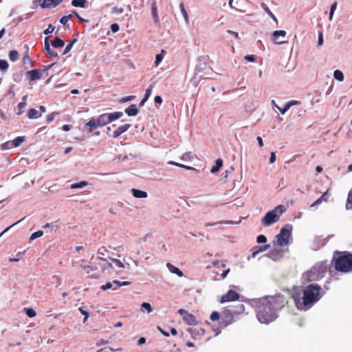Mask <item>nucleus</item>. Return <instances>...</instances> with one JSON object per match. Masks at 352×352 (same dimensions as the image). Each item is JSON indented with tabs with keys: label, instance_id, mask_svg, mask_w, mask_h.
<instances>
[{
	"label": "nucleus",
	"instance_id": "1",
	"mask_svg": "<svg viewBox=\"0 0 352 352\" xmlns=\"http://www.w3.org/2000/svg\"><path fill=\"white\" fill-rule=\"evenodd\" d=\"M287 303L285 297L281 294L269 296L259 299L255 303V311L258 320L261 323L269 324L277 317V311Z\"/></svg>",
	"mask_w": 352,
	"mask_h": 352
},
{
	"label": "nucleus",
	"instance_id": "2",
	"mask_svg": "<svg viewBox=\"0 0 352 352\" xmlns=\"http://www.w3.org/2000/svg\"><path fill=\"white\" fill-rule=\"evenodd\" d=\"M323 296L322 287L311 283L293 294L292 298L296 308L300 311H307L311 308Z\"/></svg>",
	"mask_w": 352,
	"mask_h": 352
},
{
	"label": "nucleus",
	"instance_id": "3",
	"mask_svg": "<svg viewBox=\"0 0 352 352\" xmlns=\"http://www.w3.org/2000/svg\"><path fill=\"white\" fill-rule=\"evenodd\" d=\"M336 271L348 273L352 272V253L349 252H335L332 258Z\"/></svg>",
	"mask_w": 352,
	"mask_h": 352
},
{
	"label": "nucleus",
	"instance_id": "4",
	"mask_svg": "<svg viewBox=\"0 0 352 352\" xmlns=\"http://www.w3.org/2000/svg\"><path fill=\"white\" fill-rule=\"evenodd\" d=\"M329 269L327 261L316 263L310 270L303 274L302 278L307 282H314L322 278Z\"/></svg>",
	"mask_w": 352,
	"mask_h": 352
},
{
	"label": "nucleus",
	"instance_id": "5",
	"mask_svg": "<svg viewBox=\"0 0 352 352\" xmlns=\"http://www.w3.org/2000/svg\"><path fill=\"white\" fill-rule=\"evenodd\" d=\"M286 210V208L283 205H278L272 210L266 213L262 218L261 223L264 226H270L277 222L283 213Z\"/></svg>",
	"mask_w": 352,
	"mask_h": 352
},
{
	"label": "nucleus",
	"instance_id": "6",
	"mask_svg": "<svg viewBox=\"0 0 352 352\" xmlns=\"http://www.w3.org/2000/svg\"><path fill=\"white\" fill-rule=\"evenodd\" d=\"M245 310V307L243 304H239L236 307V309L226 308L222 311L221 320L220 325L221 327H227L234 322V316L243 313Z\"/></svg>",
	"mask_w": 352,
	"mask_h": 352
},
{
	"label": "nucleus",
	"instance_id": "7",
	"mask_svg": "<svg viewBox=\"0 0 352 352\" xmlns=\"http://www.w3.org/2000/svg\"><path fill=\"white\" fill-rule=\"evenodd\" d=\"M292 231V226L289 224L285 225L280 229L279 234L276 236V243L279 246H285L289 243Z\"/></svg>",
	"mask_w": 352,
	"mask_h": 352
},
{
	"label": "nucleus",
	"instance_id": "8",
	"mask_svg": "<svg viewBox=\"0 0 352 352\" xmlns=\"http://www.w3.org/2000/svg\"><path fill=\"white\" fill-rule=\"evenodd\" d=\"M123 116L122 112H113L111 113H102L100 115L96 120L97 121L98 125H100V127H103L119 118H120Z\"/></svg>",
	"mask_w": 352,
	"mask_h": 352
},
{
	"label": "nucleus",
	"instance_id": "9",
	"mask_svg": "<svg viewBox=\"0 0 352 352\" xmlns=\"http://www.w3.org/2000/svg\"><path fill=\"white\" fill-rule=\"evenodd\" d=\"M187 331L193 339L197 340L200 342H207L210 338V336H206V331L201 327H189Z\"/></svg>",
	"mask_w": 352,
	"mask_h": 352
},
{
	"label": "nucleus",
	"instance_id": "10",
	"mask_svg": "<svg viewBox=\"0 0 352 352\" xmlns=\"http://www.w3.org/2000/svg\"><path fill=\"white\" fill-rule=\"evenodd\" d=\"M178 313L182 316L184 322L186 324L195 325L197 322L195 316L188 313L186 310L180 309L178 310Z\"/></svg>",
	"mask_w": 352,
	"mask_h": 352
},
{
	"label": "nucleus",
	"instance_id": "11",
	"mask_svg": "<svg viewBox=\"0 0 352 352\" xmlns=\"http://www.w3.org/2000/svg\"><path fill=\"white\" fill-rule=\"evenodd\" d=\"M239 298V294L236 292L230 289L226 294L221 296V302L224 303L230 301H235Z\"/></svg>",
	"mask_w": 352,
	"mask_h": 352
},
{
	"label": "nucleus",
	"instance_id": "12",
	"mask_svg": "<svg viewBox=\"0 0 352 352\" xmlns=\"http://www.w3.org/2000/svg\"><path fill=\"white\" fill-rule=\"evenodd\" d=\"M286 36V32L285 30H276L272 34L271 40L276 44H283L285 43L284 41H279L280 37L285 38Z\"/></svg>",
	"mask_w": 352,
	"mask_h": 352
},
{
	"label": "nucleus",
	"instance_id": "13",
	"mask_svg": "<svg viewBox=\"0 0 352 352\" xmlns=\"http://www.w3.org/2000/svg\"><path fill=\"white\" fill-rule=\"evenodd\" d=\"M85 127L87 129L89 133H92L94 130L98 127H100V125H98L97 121L96 118H92L89 120L88 122L85 124Z\"/></svg>",
	"mask_w": 352,
	"mask_h": 352
},
{
	"label": "nucleus",
	"instance_id": "14",
	"mask_svg": "<svg viewBox=\"0 0 352 352\" xmlns=\"http://www.w3.org/2000/svg\"><path fill=\"white\" fill-rule=\"evenodd\" d=\"M130 127V124H124L123 125L120 126L116 130L113 131V138H118L120 135L126 132Z\"/></svg>",
	"mask_w": 352,
	"mask_h": 352
},
{
	"label": "nucleus",
	"instance_id": "15",
	"mask_svg": "<svg viewBox=\"0 0 352 352\" xmlns=\"http://www.w3.org/2000/svg\"><path fill=\"white\" fill-rule=\"evenodd\" d=\"M63 0H43L40 4L42 8L57 6Z\"/></svg>",
	"mask_w": 352,
	"mask_h": 352
},
{
	"label": "nucleus",
	"instance_id": "16",
	"mask_svg": "<svg viewBox=\"0 0 352 352\" xmlns=\"http://www.w3.org/2000/svg\"><path fill=\"white\" fill-rule=\"evenodd\" d=\"M28 78L30 81L35 80L41 78L39 69H33L26 73Z\"/></svg>",
	"mask_w": 352,
	"mask_h": 352
},
{
	"label": "nucleus",
	"instance_id": "17",
	"mask_svg": "<svg viewBox=\"0 0 352 352\" xmlns=\"http://www.w3.org/2000/svg\"><path fill=\"white\" fill-rule=\"evenodd\" d=\"M138 109L135 104H132L125 109V113L129 116H135L138 113Z\"/></svg>",
	"mask_w": 352,
	"mask_h": 352
},
{
	"label": "nucleus",
	"instance_id": "18",
	"mask_svg": "<svg viewBox=\"0 0 352 352\" xmlns=\"http://www.w3.org/2000/svg\"><path fill=\"white\" fill-rule=\"evenodd\" d=\"M166 266L169 271L173 273L177 274L179 277H182L184 276V274L182 270H180L178 267H175V265H172L170 263H168L166 264Z\"/></svg>",
	"mask_w": 352,
	"mask_h": 352
},
{
	"label": "nucleus",
	"instance_id": "19",
	"mask_svg": "<svg viewBox=\"0 0 352 352\" xmlns=\"http://www.w3.org/2000/svg\"><path fill=\"white\" fill-rule=\"evenodd\" d=\"M131 192L133 195L136 198H146L148 196L146 192L141 190L133 188Z\"/></svg>",
	"mask_w": 352,
	"mask_h": 352
},
{
	"label": "nucleus",
	"instance_id": "20",
	"mask_svg": "<svg viewBox=\"0 0 352 352\" xmlns=\"http://www.w3.org/2000/svg\"><path fill=\"white\" fill-rule=\"evenodd\" d=\"M261 7L264 10V11L273 19V21H275L276 24H278V19H277V18L271 12V10L269 9V8L267 6V5L265 3H261Z\"/></svg>",
	"mask_w": 352,
	"mask_h": 352
},
{
	"label": "nucleus",
	"instance_id": "21",
	"mask_svg": "<svg viewBox=\"0 0 352 352\" xmlns=\"http://www.w3.org/2000/svg\"><path fill=\"white\" fill-rule=\"evenodd\" d=\"M52 45L55 48H60L65 45L63 40L59 37H56L51 43Z\"/></svg>",
	"mask_w": 352,
	"mask_h": 352
},
{
	"label": "nucleus",
	"instance_id": "22",
	"mask_svg": "<svg viewBox=\"0 0 352 352\" xmlns=\"http://www.w3.org/2000/svg\"><path fill=\"white\" fill-rule=\"evenodd\" d=\"M108 252V250L106 247L102 246L98 248L97 253L98 254V258L99 260L107 261L105 258H104L102 256H104Z\"/></svg>",
	"mask_w": 352,
	"mask_h": 352
},
{
	"label": "nucleus",
	"instance_id": "23",
	"mask_svg": "<svg viewBox=\"0 0 352 352\" xmlns=\"http://www.w3.org/2000/svg\"><path fill=\"white\" fill-rule=\"evenodd\" d=\"M270 244H266V245H264L263 246L257 248V249L256 250H254L252 252V256L253 258H255L257 254H258L259 253H261L262 252H264V251L267 250V249L270 248Z\"/></svg>",
	"mask_w": 352,
	"mask_h": 352
},
{
	"label": "nucleus",
	"instance_id": "24",
	"mask_svg": "<svg viewBox=\"0 0 352 352\" xmlns=\"http://www.w3.org/2000/svg\"><path fill=\"white\" fill-rule=\"evenodd\" d=\"M41 116V113H40L36 109H30L28 111V117L30 119H36L38 118H40Z\"/></svg>",
	"mask_w": 352,
	"mask_h": 352
},
{
	"label": "nucleus",
	"instance_id": "25",
	"mask_svg": "<svg viewBox=\"0 0 352 352\" xmlns=\"http://www.w3.org/2000/svg\"><path fill=\"white\" fill-rule=\"evenodd\" d=\"M223 166V160L221 159H217L215 161V164L212 167L210 171L212 173H217L219 170L220 168Z\"/></svg>",
	"mask_w": 352,
	"mask_h": 352
},
{
	"label": "nucleus",
	"instance_id": "26",
	"mask_svg": "<svg viewBox=\"0 0 352 352\" xmlns=\"http://www.w3.org/2000/svg\"><path fill=\"white\" fill-rule=\"evenodd\" d=\"M25 138L24 136H19L12 141H11L12 146L13 147H18L25 141Z\"/></svg>",
	"mask_w": 352,
	"mask_h": 352
},
{
	"label": "nucleus",
	"instance_id": "27",
	"mask_svg": "<svg viewBox=\"0 0 352 352\" xmlns=\"http://www.w3.org/2000/svg\"><path fill=\"white\" fill-rule=\"evenodd\" d=\"M152 14H153V17L155 23H157L160 21V18H159V16L157 14V6H156L155 2H153L152 3Z\"/></svg>",
	"mask_w": 352,
	"mask_h": 352
},
{
	"label": "nucleus",
	"instance_id": "28",
	"mask_svg": "<svg viewBox=\"0 0 352 352\" xmlns=\"http://www.w3.org/2000/svg\"><path fill=\"white\" fill-rule=\"evenodd\" d=\"M80 262L81 264L80 265V267L85 270L87 274L95 270L94 267L90 265H84L83 263L85 262V260L82 259L80 260Z\"/></svg>",
	"mask_w": 352,
	"mask_h": 352
},
{
	"label": "nucleus",
	"instance_id": "29",
	"mask_svg": "<svg viewBox=\"0 0 352 352\" xmlns=\"http://www.w3.org/2000/svg\"><path fill=\"white\" fill-rule=\"evenodd\" d=\"M346 208L347 210H352V188L348 194L347 200L346 203Z\"/></svg>",
	"mask_w": 352,
	"mask_h": 352
},
{
	"label": "nucleus",
	"instance_id": "30",
	"mask_svg": "<svg viewBox=\"0 0 352 352\" xmlns=\"http://www.w3.org/2000/svg\"><path fill=\"white\" fill-rule=\"evenodd\" d=\"M88 185V182L86 181H82L79 183L72 184L70 186L72 189L81 188Z\"/></svg>",
	"mask_w": 352,
	"mask_h": 352
},
{
	"label": "nucleus",
	"instance_id": "31",
	"mask_svg": "<svg viewBox=\"0 0 352 352\" xmlns=\"http://www.w3.org/2000/svg\"><path fill=\"white\" fill-rule=\"evenodd\" d=\"M333 77L337 80L342 82L344 80V74L342 71L340 70H336L333 73Z\"/></svg>",
	"mask_w": 352,
	"mask_h": 352
},
{
	"label": "nucleus",
	"instance_id": "32",
	"mask_svg": "<svg viewBox=\"0 0 352 352\" xmlns=\"http://www.w3.org/2000/svg\"><path fill=\"white\" fill-rule=\"evenodd\" d=\"M45 49L49 53L50 55H51L52 56H57V53L51 50L50 43H48L47 38H45Z\"/></svg>",
	"mask_w": 352,
	"mask_h": 352
},
{
	"label": "nucleus",
	"instance_id": "33",
	"mask_svg": "<svg viewBox=\"0 0 352 352\" xmlns=\"http://www.w3.org/2000/svg\"><path fill=\"white\" fill-rule=\"evenodd\" d=\"M179 9H180L182 14L183 15L186 22L188 23L189 22L188 15L187 11L186 10V9L184 8V3H180Z\"/></svg>",
	"mask_w": 352,
	"mask_h": 352
},
{
	"label": "nucleus",
	"instance_id": "34",
	"mask_svg": "<svg viewBox=\"0 0 352 352\" xmlns=\"http://www.w3.org/2000/svg\"><path fill=\"white\" fill-rule=\"evenodd\" d=\"M85 0H72V4L74 7L85 8Z\"/></svg>",
	"mask_w": 352,
	"mask_h": 352
},
{
	"label": "nucleus",
	"instance_id": "35",
	"mask_svg": "<svg viewBox=\"0 0 352 352\" xmlns=\"http://www.w3.org/2000/svg\"><path fill=\"white\" fill-rule=\"evenodd\" d=\"M168 164H171V165L176 166H178V167L184 168H185L186 170H192V169H194V168H192L191 166H186V165H184V164H179V163H177V162H173V161L168 162Z\"/></svg>",
	"mask_w": 352,
	"mask_h": 352
},
{
	"label": "nucleus",
	"instance_id": "36",
	"mask_svg": "<svg viewBox=\"0 0 352 352\" xmlns=\"http://www.w3.org/2000/svg\"><path fill=\"white\" fill-rule=\"evenodd\" d=\"M269 256L272 259L276 260L280 256V253L279 250H273L270 252Z\"/></svg>",
	"mask_w": 352,
	"mask_h": 352
},
{
	"label": "nucleus",
	"instance_id": "37",
	"mask_svg": "<svg viewBox=\"0 0 352 352\" xmlns=\"http://www.w3.org/2000/svg\"><path fill=\"white\" fill-rule=\"evenodd\" d=\"M24 311L26 315L30 318H34L36 315V311L32 308H25Z\"/></svg>",
	"mask_w": 352,
	"mask_h": 352
},
{
	"label": "nucleus",
	"instance_id": "38",
	"mask_svg": "<svg viewBox=\"0 0 352 352\" xmlns=\"http://www.w3.org/2000/svg\"><path fill=\"white\" fill-rule=\"evenodd\" d=\"M336 8H337V2H334L333 3L331 4V8H330V12H329V21H332L333 14H334L335 10H336Z\"/></svg>",
	"mask_w": 352,
	"mask_h": 352
},
{
	"label": "nucleus",
	"instance_id": "39",
	"mask_svg": "<svg viewBox=\"0 0 352 352\" xmlns=\"http://www.w3.org/2000/svg\"><path fill=\"white\" fill-rule=\"evenodd\" d=\"M43 235V232L41 230L36 231L32 234V235L30 237V241H33L38 237H41Z\"/></svg>",
	"mask_w": 352,
	"mask_h": 352
},
{
	"label": "nucleus",
	"instance_id": "40",
	"mask_svg": "<svg viewBox=\"0 0 352 352\" xmlns=\"http://www.w3.org/2000/svg\"><path fill=\"white\" fill-rule=\"evenodd\" d=\"M220 318L221 316L218 311H212L210 316V320L212 321H217Z\"/></svg>",
	"mask_w": 352,
	"mask_h": 352
},
{
	"label": "nucleus",
	"instance_id": "41",
	"mask_svg": "<svg viewBox=\"0 0 352 352\" xmlns=\"http://www.w3.org/2000/svg\"><path fill=\"white\" fill-rule=\"evenodd\" d=\"M9 58L10 60L15 61L18 58V52L16 50H12L9 53Z\"/></svg>",
	"mask_w": 352,
	"mask_h": 352
},
{
	"label": "nucleus",
	"instance_id": "42",
	"mask_svg": "<svg viewBox=\"0 0 352 352\" xmlns=\"http://www.w3.org/2000/svg\"><path fill=\"white\" fill-rule=\"evenodd\" d=\"M76 42V39H74L70 43H69L65 48L63 54H67L72 48L74 44Z\"/></svg>",
	"mask_w": 352,
	"mask_h": 352
},
{
	"label": "nucleus",
	"instance_id": "43",
	"mask_svg": "<svg viewBox=\"0 0 352 352\" xmlns=\"http://www.w3.org/2000/svg\"><path fill=\"white\" fill-rule=\"evenodd\" d=\"M111 261L119 268H124V264L117 258H110Z\"/></svg>",
	"mask_w": 352,
	"mask_h": 352
},
{
	"label": "nucleus",
	"instance_id": "44",
	"mask_svg": "<svg viewBox=\"0 0 352 352\" xmlns=\"http://www.w3.org/2000/svg\"><path fill=\"white\" fill-rule=\"evenodd\" d=\"M114 285L113 282V283H106L105 285H103L100 287L101 289H102L103 291H105L107 289H113L114 288V287L113 286Z\"/></svg>",
	"mask_w": 352,
	"mask_h": 352
},
{
	"label": "nucleus",
	"instance_id": "45",
	"mask_svg": "<svg viewBox=\"0 0 352 352\" xmlns=\"http://www.w3.org/2000/svg\"><path fill=\"white\" fill-rule=\"evenodd\" d=\"M163 53H164V51L162 50V52L160 54H158L156 55V57H155V64L156 65H158L162 60L163 59Z\"/></svg>",
	"mask_w": 352,
	"mask_h": 352
},
{
	"label": "nucleus",
	"instance_id": "46",
	"mask_svg": "<svg viewBox=\"0 0 352 352\" xmlns=\"http://www.w3.org/2000/svg\"><path fill=\"white\" fill-rule=\"evenodd\" d=\"M58 113H59L58 112L54 111V112H52V113L47 115V118H46L47 121L48 122H52L54 120L55 116L56 115H58Z\"/></svg>",
	"mask_w": 352,
	"mask_h": 352
},
{
	"label": "nucleus",
	"instance_id": "47",
	"mask_svg": "<svg viewBox=\"0 0 352 352\" xmlns=\"http://www.w3.org/2000/svg\"><path fill=\"white\" fill-rule=\"evenodd\" d=\"M113 283L115 285V287H114L113 289H116L118 288L120 286L127 285L129 284V283L126 282V281H125V282H120L118 280H114Z\"/></svg>",
	"mask_w": 352,
	"mask_h": 352
},
{
	"label": "nucleus",
	"instance_id": "48",
	"mask_svg": "<svg viewBox=\"0 0 352 352\" xmlns=\"http://www.w3.org/2000/svg\"><path fill=\"white\" fill-rule=\"evenodd\" d=\"M23 62L24 65H32V61L28 55H26L23 57Z\"/></svg>",
	"mask_w": 352,
	"mask_h": 352
},
{
	"label": "nucleus",
	"instance_id": "49",
	"mask_svg": "<svg viewBox=\"0 0 352 352\" xmlns=\"http://www.w3.org/2000/svg\"><path fill=\"white\" fill-rule=\"evenodd\" d=\"M18 108L21 109L20 111L17 113L18 115H21L23 112V109L26 107V102H20L18 104Z\"/></svg>",
	"mask_w": 352,
	"mask_h": 352
},
{
	"label": "nucleus",
	"instance_id": "50",
	"mask_svg": "<svg viewBox=\"0 0 352 352\" xmlns=\"http://www.w3.org/2000/svg\"><path fill=\"white\" fill-rule=\"evenodd\" d=\"M142 308L145 309L148 313L152 311L151 305L148 302H143L142 304Z\"/></svg>",
	"mask_w": 352,
	"mask_h": 352
},
{
	"label": "nucleus",
	"instance_id": "51",
	"mask_svg": "<svg viewBox=\"0 0 352 352\" xmlns=\"http://www.w3.org/2000/svg\"><path fill=\"white\" fill-rule=\"evenodd\" d=\"M256 241L258 243H265L267 241V238L265 235L260 234L257 236Z\"/></svg>",
	"mask_w": 352,
	"mask_h": 352
},
{
	"label": "nucleus",
	"instance_id": "52",
	"mask_svg": "<svg viewBox=\"0 0 352 352\" xmlns=\"http://www.w3.org/2000/svg\"><path fill=\"white\" fill-rule=\"evenodd\" d=\"M78 310L82 315L85 316V318L83 319V322H85L87 321V318H89V313L87 311L84 310L82 307H80L78 309Z\"/></svg>",
	"mask_w": 352,
	"mask_h": 352
},
{
	"label": "nucleus",
	"instance_id": "53",
	"mask_svg": "<svg viewBox=\"0 0 352 352\" xmlns=\"http://www.w3.org/2000/svg\"><path fill=\"white\" fill-rule=\"evenodd\" d=\"M55 29V27L54 25H52V24L49 25L48 28L44 31V34H51L54 32Z\"/></svg>",
	"mask_w": 352,
	"mask_h": 352
},
{
	"label": "nucleus",
	"instance_id": "54",
	"mask_svg": "<svg viewBox=\"0 0 352 352\" xmlns=\"http://www.w3.org/2000/svg\"><path fill=\"white\" fill-rule=\"evenodd\" d=\"M70 17H71V15L63 16L60 20V23L61 24L65 25L67 24V23L68 22V21L69 20Z\"/></svg>",
	"mask_w": 352,
	"mask_h": 352
},
{
	"label": "nucleus",
	"instance_id": "55",
	"mask_svg": "<svg viewBox=\"0 0 352 352\" xmlns=\"http://www.w3.org/2000/svg\"><path fill=\"white\" fill-rule=\"evenodd\" d=\"M12 147L11 141L6 142L1 146L2 149H10Z\"/></svg>",
	"mask_w": 352,
	"mask_h": 352
},
{
	"label": "nucleus",
	"instance_id": "56",
	"mask_svg": "<svg viewBox=\"0 0 352 352\" xmlns=\"http://www.w3.org/2000/svg\"><path fill=\"white\" fill-rule=\"evenodd\" d=\"M292 106V103H287L283 109H280V111L282 114H284Z\"/></svg>",
	"mask_w": 352,
	"mask_h": 352
},
{
	"label": "nucleus",
	"instance_id": "57",
	"mask_svg": "<svg viewBox=\"0 0 352 352\" xmlns=\"http://www.w3.org/2000/svg\"><path fill=\"white\" fill-rule=\"evenodd\" d=\"M292 106V103H287L283 109H280V111L282 114H284Z\"/></svg>",
	"mask_w": 352,
	"mask_h": 352
},
{
	"label": "nucleus",
	"instance_id": "58",
	"mask_svg": "<svg viewBox=\"0 0 352 352\" xmlns=\"http://www.w3.org/2000/svg\"><path fill=\"white\" fill-rule=\"evenodd\" d=\"M119 25L117 23H113L111 25V30L113 32H117L118 30H119Z\"/></svg>",
	"mask_w": 352,
	"mask_h": 352
},
{
	"label": "nucleus",
	"instance_id": "59",
	"mask_svg": "<svg viewBox=\"0 0 352 352\" xmlns=\"http://www.w3.org/2000/svg\"><path fill=\"white\" fill-rule=\"evenodd\" d=\"M276 161V154L274 152L270 153V163L273 164Z\"/></svg>",
	"mask_w": 352,
	"mask_h": 352
},
{
	"label": "nucleus",
	"instance_id": "60",
	"mask_svg": "<svg viewBox=\"0 0 352 352\" xmlns=\"http://www.w3.org/2000/svg\"><path fill=\"white\" fill-rule=\"evenodd\" d=\"M113 12L117 14H122L124 12V9L122 8L115 7L113 9Z\"/></svg>",
	"mask_w": 352,
	"mask_h": 352
},
{
	"label": "nucleus",
	"instance_id": "61",
	"mask_svg": "<svg viewBox=\"0 0 352 352\" xmlns=\"http://www.w3.org/2000/svg\"><path fill=\"white\" fill-rule=\"evenodd\" d=\"M323 201L322 197H319L315 202H314L311 207H314L315 206L320 204Z\"/></svg>",
	"mask_w": 352,
	"mask_h": 352
},
{
	"label": "nucleus",
	"instance_id": "62",
	"mask_svg": "<svg viewBox=\"0 0 352 352\" xmlns=\"http://www.w3.org/2000/svg\"><path fill=\"white\" fill-rule=\"evenodd\" d=\"M323 201L322 197H319L315 202H314L311 207H314L315 206L320 204Z\"/></svg>",
	"mask_w": 352,
	"mask_h": 352
},
{
	"label": "nucleus",
	"instance_id": "63",
	"mask_svg": "<svg viewBox=\"0 0 352 352\" xmlns=\"http://www.w3.org/2000/svg\"><path fill=\"white\" fill-rule=\"evenodd\" d=\"M151 92H152L151 89H147L146 90V93H145V95L144 97L145 98V100L148 99V98L151 96Z\"/></svg>",
	"mask_w": 352,
	"mask_h": 352
},
{
	"label": "nucleus",
	"instance_id": "64",
	"mask_svg": "<svg viewBox=\"0 0 352 352\" xmlns=\"http://www.w3.org/2000/svg\"><path fill=\"white\" fill-rule=\"evenodd\" d=\"M154 101L155 103L162 104L163 100L161 96H157L155 97Z\"/></svg>",
	"mask_w": 352,
	"mask_h": 352
}]
</instances>
